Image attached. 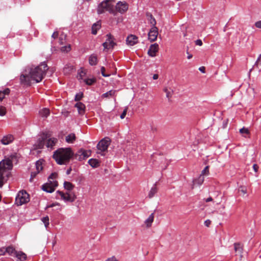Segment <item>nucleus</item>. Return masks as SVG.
I'll return each instance as SVG.
<instances>
[{
    "mask_svg": "<svg viewBox=\"0 0 261 261\" xmlns=\"http://www.w3.org/2000/svg\"><path fill=\"white\" fill-rule=\"evenodd\" d=\"M105 67H102L101 68V74H102V75L103 76H105V77L109 76L110 75H109V74H105Z\"/></svg>",
    "mask_w": 261,
    "mask_h": 261,
    "instance_id": "nucleus-47",
    "label": "nucleus"
},
{
    "mask_svg": "<svg viewBox=\"0 0 261 261\" xmlns=\"http://www.w3.org/2000/svg\"><path fill=\"white\" fill-rule=\"evenodd\" d=\"M76 139L74 134L71 133L66 137V141L68 143H72Z\"/></svg>",
    "mask_w": 261,
    "mask_h": 261,
    "instance_id": "nucleus-27",
    "label": "nucleus"
},
{
    "mask_svg": "<svg viewBox=\"0 0 261 261\" xmlns=\"http://www.w3.org/2000/svg\"><path fill=\"white\" fill-rule=\"evenodd\" d=\"M163 91L166 93V97L170 99L173 94V90L171 88L165 87Z\"/></svg>",
    "mask_w": 261,
    "mask_h": 261,
    "instance_id": "nucleus-23",
    "label": "nucleus"
},
{
    "mask_svg": "<svg viewBox=\"0 0 261 261\" xmlns=\"http://www.w3.org/2000/svg\"><path fill=\"white\" fill-rule=\"evenodd\" d=\"M10 90L9 88L5 89L4 91H0V102L5 98V95H9Z\"/></svg>",
    "mask_w": 261,
    "mask_h": 261,
    "instance_id": "nucleus-30",
    "label": "nucleus"
},
{
    "mask_svg": "<svg viewBox=\"0 0 261 261\" xmlns=\"http://www.w3.org/2000/svg\"><path fill=\"white\" fill-rule=\"evenodd\" d=\"M65 36H61L59 38V40H60V44H63L64 43L63 42V39H65Z\"/></svg>",
    "mask_w": 261,
    "mask_h": 261,
    "instance_id": "nucleus-52",
    "label": "nucleus"
},
{
    "mask_svg": "<svg viewBox=\"0 0 261 261\" xmlns=\"http://www.w3.org/2000/svg\"><path fill=\"white\" fill-rule=\"evenodd\" d=\"M108 38L106 41L102 44L105 50H108L113 48L114 45V42L113 40V36L111 35H107Z\"/></svg>",
    "mask_w": 261,
    "mask_h": 261,
    "instance_id": "nucleus-12",
    "label": "nucleus"
},
{
    "mask_svg": "<svg viewBox=\"0 0 261 261\" xmlns=\"http://www.w3.org/2000/svg\"><path fill=\"white\" fill-rule=\"evenodd\" d=\"M97 12L98 14H102L106 12L110 13L114 12V0H105L98 6Z\"/></svg>",
    "mask_w": 261,
    "mask_h": 261,
    "instance_id": "nucleus-5",
    "label": "nucleus"
},
{
    "mask_svg": "<svg viewBox=\"0 0 261 261\" xmlns=\"http://www.w3.org/2000/svg\"><path fill=\"white\" fill-rule=\"evenodd\" d=\"M85 83L88 85H92L96 82L95 78L86 79L84 80Z\"/></svg>",
    "mask_w": 261,
    "mask_h": 261,
    "instance_id": "nucleus-36",
    "label": "nucleus"
},
{
    "mask_svg": "<svg viewBox=\"0 0 261 261\" xmlns=\"http://www.w3.org/2000/svg\"><path fill=\"white\" fill-rule=\"evenodd\" d=\"M199 70L202 72V73H204L205 72V67H203V66H202V67H200L199 68Z\"/></svg>",
    "mask_w": 261,
    "mask_h": 261,
    "instance_id": "nucleus-57",
    "label": "nucleus"
},
{
    "mask_svg": "<svg viewBox=\"0 0 261 261\" xmlns=\"http://www.w3.org/2000/svg\"><path fill=\"white\" fill-rule=\"evenodd\" d=\"M16 158V154H12L0 162V188L11 175L10 171L13 168L12 162Z\"/></svg>",
    "mask_w": 261,
    "mask_h": 261,
    "instance_id": "nucleus-2",
    "label": "nucleus"
},
{
    "mask_svg": "<svg viewBox=\"0 0 261 261\" xmlns=\"http://www.w3.org/2000/svg\"><path fill=\"white\" fill-rule=\"evenodd\" d=\"M74 153L70 148H61L54 152L53 158L59 165H66Z\"/></svg>",
    "mask_w": 261,
    "mask_h": 261,
    "instance_id": "nucleus-3",
    "label": "nucleus"
},
{
    "mask_svg": "<svg viewBox=\"0 0 261 261\" xmlns=\"http://www.w3.org/2000/svg\"><path fill=\"white\" fill-rule=\"evenodd\" d=\"M239 191L245 195L247 193V188L244 186H240L239 188Z\"/></svg>",
    "mask_w": 261,
    "mask_h": 261,
    "instance_id": "nucleus-40",
    "label": "nucleus"
},
{
    "mask_svg": "<svg viewBox=\"0 0 261 261\" xmlns=\"http://www.w3.org/2000/svg\"><path fill=\"white\" fill-rule=\"evenodd\" d=\"M127 111V108L126 107L124 109L122 113H121V114L120 116L121 119H123L125 117V116L126 115Z\"/></svg>",
    "mask_w": 261,
    "mask_h": 261,
    "instance_id": "nucleus-43",
    "label": "nucleus"
},
{
    "mask_svg": "<svg viewBox=\"0 0 261 261\" xmlns=\"http://www.w3.org/2000/svg\"><path fill=\"white\" fill-rule=\"evenodd\" d=\"M154 220V213H152L145 220V223L147 227H150Z\"/></svg>",
    "mask_w": 261,
    "mask_h": 261,
    "instance_id": "nucleus-24",
    "label": "nucleus"
},
{
    "mask_svg": "<svg viewBox=\"0 0 261 261\" xmlns=\"http://www.w3.org/2000/svg\"><path fill=\"white\" fill-rule=\"evenodd\" d=\"M48 137V134L46 133H42L35 144V148L37 149L43 148L44 145H46V140H47Z\"/></svg>",
    "mask_w": 261,
    "mask_h": 261,
    "instance_id": "nucleus-9",
    "label": "nucleus"
},
{
    "mask_svg": "<svg viewBox=\"0 0 261 261\" xmlns=\"http://www.w3.org/2000/svg\"><path fill=\"white\" fill-rule=\"evenodd\" d=\"M204 180V176L202 175L200 176L197 178L193 180L194 185H201Z\"/></svg>",
    "mask_w": 261,
    "mask_h": 261,
    "instance_id": "nucleus-28",
    "label": "nucleus"
},
{
    "mask_svg": "<svg viewBox=\"0 0 261 261\" xmlns=\"http://www.w3.org/2000/svg\"><path fill=\"white\" fill-rule=\"evenodd\" d=\"M42 222L44 223L45 226L47 227L49 225V218L48 216L43 217L42 219Z\"/></svg>",
    "mask_w": 261,
    "mask_h": 261,
    "instance_id": "nucleus-38",
    "label": "nucleus"
},
{
    "mask_svg": "<svg viewBox=\"0 0 261 261\" xmlns=\"http://www.w3.org/2000/svg\"><path fill=\"white\" fill-rule=\"evenodd\" d=\"M83 97V93H77L76 94L74 99L75 101H78L80 100Z\"/></svg>",
    "mask_w": 261,
    "mask_h": 261,
    "instance_id": "nucleus-41",
    "label": "nucleus"
},
{
    "mask_svg": "<svg viewBox=\"0 0 261 261\" xmlns=\"http://www.w3.org/2000/svg\"><path fill=\"white\" fill-rule=\"evenodd\" d=\"M36 171H37V173H39L40 171H41L43 169V167L42 165V162L40 161H38L36 163Z\"/></svg>",
    "mask_w": 261,
    "mask_h": 261,
    "instance_id": "nucleus-35",
    "label": "nucleus"
},
{
    "mask_svg": "<svg viewBox=\"0 0 261 261\" xmlns=\"http://www.w3.org/2000/svg\"><path fill=\"white\" fill-rule=\"evenodd\" d=\"M90 150H85L84 149H80L79 150L75 155V158L79 161L85 160L88 158L91 155Z\"/></svg>",
    "mask_w": 261,
    "mask_h": 261,
    "instance_id": "nucleus-11",
    "label": "nucleus"
},
{
    "mask_svg": "<svg viewBox=\"0 0 261 261\" xmlns=\"http://www.w3.org/2000/svg\"><path fill=\"white\" fill-rule=\"evenodd\" d=\"M126 41L128 45L133 46L138 43V38L135 35H130L127 37Z\"/></svg>",
    "mask_w": 261,
    "mask_h": 261,
    "instance_id": "nucleus-16",
    "label": "nucleus"
},
{
    "mask_svg": "<svg viewBox=\"0 0 261 261\" xmlns=\"http://www.w3.org/2000/svg\"><path fill=\"white\" fill-rule=\"evenodd\" d=\"M253 168L254 171L255 172H257L258 171V166L257 164H255L253 165Z\"/></svg>",
    "mask_w": 261,
    "mask_h": 261,
    "instance_id": "nucleus-53",
    "label": "nucleus"
},
{
    "mask_svg": "<svg viewBox=\"0 0 261 261\" xmlns=\"http://www.w3.org/2000/svg\"><path fill=\"white\" fill-rule=\"evenodd\" d=\"M75 107L77 108L80 114H83L85 113V106L84 103L78 102L75 104Z\"/></svg>",
    "mask_w": 261,
    "mask_h": 261,
    "instance_id": "nucleus-18",
    "label": "nucleus"
},
{
    "mask_svg": "<svg viewBox=\"0 0 261 261\" xmlns=\"http://www.w3.org/2000/svg\"><path fill=\"white\" fill-rule=\"evenodd\" d=\"M187 54L188 55V57H187V58H188V59H191L192 58V55L190 54L189 53V52H188V50H187Z\"/></svg>",
    "mask_w": 261,
    "mask_h": 261,
    "instance_id": "nucleus-60",
    "label": "nucleus"
},
{
    "mask_svg": "<svg viewBox=\"0 0 261 261\" xmlns=\"http://www.w3.org/2000/svg\"><path fill=\"white\" fill-rule=\"evenodd\" d=\"M14 140V137L12 135H7L3 137L1 142L4 145H8Z\"/></svg>",
    "mask_w": 261,
    "mask_h": 261,
    "instance_id": "nucleus-17",
    "label": "nucleus"
},
{
    "mask_svg": "<svg viewBox=\"0 0 261 261\" xmlns=\"http://www.w3.org/2000/svg\"><path fill=\"white\" fill-rule=\"evenodd\" d=\"M89 64L91 65H95L97 63V58L96 56L92 55H91L89 59Z\"/></svg>",
    "mask_w": 261,
    "mask_h": 261,
    "instance_id": "nucleus-31",
    "label": "nucleus"
},
{
    "mask_svg": "<svg viewBox=\"0 0 261 261\" xmlns=\"http://www.w3.org/2000/svg\"><path fill=\"white\" fill-rule=\"evenodd\" d=\"M64 188L67 191H71L74 188V185L69 181H65L64 182Z\"/></svg>",
    "mask_w": 261,
    "mask_h": 261,
    "instance_id": "nucleus-29",
    "label": "nucleus"
},
{
    "mask_svg": "<svg viewBox=\"0 0 261 261\" xmlns=\"http://www.w3.org/2000/svg\"><path fill=\"white\" fill-rule=\"evenodd\" d=\"M86 74L85 71L83 69H81V71L79 73V76L80 77V79H82L83 77L85 76Z\"/></svg>",
    "mask_w": 261,
    "mask_h": 261,
    "instance_id": "nucleus-44",
    "label": "nucleus"
},
{
    "mask_svg": "<svg viewBox=\"0 0 261 261\" xmlns=\"http://www.w3.org/2000/svg\"><path fill=\"white\" fill-rule=\"evenodd\" d=\"M58 35H59V34H58V32H55L52 36H51V37L54 39H56L57 38H58Z\"/></svg>",
    "mask_w": 261,
    "mask_h": 261,
    "instance_id": "nucleus-51",
    "label": "nucleus"
},
{
    "mask_svg": "<svg viewBox=\"0 0 261 261\" xmlns=\"http://www.w3.org/2000/svg\"><path fill=\"white\" fill-rule=\"evenodd\" d=\"M114 95V91L110 90L102 95V98L113 97Z\"/></svg>",
    "mask_w": 261,
    "mask_h": 261,
    "instance_id": "nucleus-34",
    "label": "nucleus"
},
{
    "mask_svg": "<svg viewBox=\"0 0 261 261\" xmlns=\"http://www.w3.org/2000/svg\"><path fill=\"white\" fill-rule=\"evenodd\" d=\"M70 49H71V47H70V45H69L68 46H63L61 48L62 51H66V52L69 51V50H70Z\"/></svg>",
    "mask_w": 261,
    "mask_h": 261,
    "instance_id": "nucleus-45",
    "label": "nucleus"
},
{
    "mask_svg": "<svg viewBox=\"0 0 261 261\" xmlns=\"http://www.w3.org/2000/svg\"><path fill=\"white\" fill-rule=\"evenodd\" d=\"M195 44L199 46H201L202 45V42L201 40L198 39L195 41Z\"/></svg>",
    "mask_w": 261,
    "mask_h": 261,
    "instance_id": "nucleus-50",
    "label": "nucleus"
},
{
    "mask_svg": "<svg viewBox=\"0 0 261 261\" xmlns=\"http://www.w3.org/2000/svg\"><path fill=\"white\" fill-rule=\"evenodd\" d=\"M240 133L242 135H248L249 134L248 129L245 127H243L242 128H241L240 129Z\"/></svg>",
    "mask_w": 261,
    "mask_h": 261,
    "instance_id": "nucleus-39",
    "label": "nucleus"
},
{
    "mask_svg": "<svg viewBox=\"0 0 261 261\" xmlns=\"http://www.w3.org/2000/svg\"><path fill=\"white\" fill-rule=\"evenodd\" d=\"M159 49V45L157 43L151 44L148 50V54L151 57L156 56V53L158 52Z\"/></svg>",
    "mask_w": 261,
    "mask_h": 261,
    "instance_id": "nucleus-14",
    "label": "nucleus"
},
{
    "mask_svg": "<svg viewBox=\"0 0 261 261\" xmlns=\"http://www.w3.org/2000/svg\"><path fill=\"white\" fill-rule=\"evenodd\" d=\"M159 77V75L158 74H154L153 75V80H157Z\"/></svg>",
    "mask_w": 261,
    "mask_h": 261,
    "instance_id": "nucleus-61",
    "label": "nucleus"
},
{
    "mask_svg": "<svg viewBox=\"0 0 261 261\" xmlns=\"http://www.w3.org/2000/svg\"><path fill=\"white\" fill-rule=\"evenodd\" d=\"M38 173H37V171H36V172H32L31 173V178H30V181H33V180L34 179V178L35 177V176H36V175L38 174Z\"/></svg>",
    "mask_w": 261,
    "mask_h": 261,
    "instance_id": "nucleus-46",
    "label": "nucleus"
},
{
    "mask_svg": "<svg viewBox=\"0 0 261 261\" xmlns=\"http://www.w3.org/2000/svg\"><path fill=\"white\" fill-rule=\"evenodd\" d=\"M57 139L55 138H50V135H49V137L47 140H46V146L48 148L53 149L57 144Z\"/></svg>",
    "mask_w": 261,
    "mask_h": 261,
    "instance_id": "nucleus-15",
    "label": "nucleus"
},
{
    "mask_svg": "<svg viewBox=\"0 0 261 261\" xmlns=\"http://www.w3.org/2000/svg\"><path fill=\"white\" fill-rule=\"evenodd\" d=\"M47 70L48 67L45 62L41 63L34 68H27L25 70V74H22L20 76V82L22 84L29 86L31 84V80L39 83L44 78Z\"/></svg>",
    "mask_w": 261,
    "mask_h": 261,
    "instance_id": "nucleus-1",
    "label": "nucleus"
},
{
    "mask_svg": "<svg viewBox=\"0 0 261 261\" xmlns=\"http://www.w3.org/2000/svg\"><path fill=\"white\" fill-rule=\"evenodd\" d=\"M128 8V5L125 1L119 2L115 5V15L116 12L121 14L124 13L127 11Z\"/></svg>",
    "mask_w": 261,
    "mask_h": 261,
    "instance_id": "nucleus-10",
    "label": "nucleus"
},
{
    "mask_svg": "<svg viewBox=\"0 0 261 261\" xmlns=\"http://www.w3.org/2000/svg\"><path fill=\"white\" fill-rule=\"evenodd\" d=\"M254 25L257 28L261 29V20L256 21Z\"/></svg>",
    "mask_w": 261,
    "mask_h": 261,
    "instance_id": "nucleus-49",
    "label": "nucleus"
},
{
    "mask_svg": "<svg viewBox=\"0 0 261 261\" xmlns=\"http://www.w3.org/2000/svg\"><path fill=\"white\" fill-rule=\"evenodd\" d=\"M6 252L5 249H0V255H4Z\"/></svg>",
    "mask_w": 261,
    "mask_h": 261,
    "instance_id": "nucleus-56",
    "label": "nucleus"
},
{
    "mask_svg": "<svg viewBox=\"0 0 261 261\" xmlns=\"http://www.w3.org/2000/svg\"><path fill=\"white\" fill-rule=\"evenodd\" d=\"M146 16L147 17L148 22L150 24L152 25V27H155L156 20L155 18L153 17L151 13L147 12L146 13Z\"/></svg>",
    "mask_w": 261,
    "mask_h": 261,
    "instance_id": "nucleus-20",
    "label": "nucleus"
},
{
    "mask_svg": "<svg viewBox=\"0 0 261 261\" xmlns=\"http://www.w3.org/2000/svg\"><path fill=\"white\" fill-rule=\"evenodd\" d=\"M88 163L93 168H97L99 166V162L98 160L95 159H91L88 161Z\"/></svg>",
    "mask_w": 261,
    "mask_h": 261,
    "instance_id": "nucleus-22",
    "label": "nucleus"
},
{
    "mask_svg": "<svg viewBox=\"0 0 261 261\" xmlns=\"http://www.w3.org/2000/svg\"><path fill=\"white\" fill-rule=\"evenodd\" d=\"M115 261H117V260H116L115 259Z\"/></svg>",
    "mask_w": 261,
    "mask_h": 261,
    "instance_id": "nucleus-64",
    "label": "nucleus"
},
{
    "mask_svg": "<svg viewBox=\"0 0 261 261\" xmlns=\"http://www.w3.org/2000/svg\"><path fill=\"white\" fill-rule=\"evenodd\" d=\"M211 223V221L210 220H206L204 222V224L206 226L208 227Z\"/></svg>",
    "mask_w": 261,
    "mask_h": 261,
    "instance_id": "nucleus-54",
    "label": "nucleus"
},
{
    "mask_svg": "<svg viewBox=\"0 0 261 261\" xmlns=\"http://www.w3.org/2000/svg\"><path fill=\"white\" fill-rule=\"evenodd\" d=\"M260 60H261V54L259 55V56L255 63V66H258L260 64Z\"/></svg>",
    "mask_w": 261,
    "mask_h": 261,
    "instance_id": "nucleus-48",
    "label": "nucleus"
},
{
    "mask_svg": "<svg viewBox=\"0 0 261 261\" xmlns=\"http://www.w3.org/2000/svg\"><path fill=\"white\" fill-rule=\"evenodd\" d=\"M123 21V17L122 16H120L119 17H118L117 18V23H119V22H122Z\"/></svg>",
    "mask_w": 261,
    "mask_h": 261,
    "instance_id": "nucleus-55",
    "label": "nucleus"
},
{
    "mask_svg": "<svg viewBox=\"0 0 261 261\" xmlns=\"http://www.w3.org/2000/svg\"><path fill=\"white\" fill-rule=\"evenodd\" d=\"M6 108L4 107L0 106V115L4 116L6 114Z\"/></svg>",
    "mask_w": 261,
    "mask_h": 261,
    "instance_id": "nucleus-42",
    "label": "nucleus"
},
{
    "mask_svg": "<svg viewBox=\"0 0 261 261\" xmlns=\"http://www.w3.org/2000/svg\"><path fill=\"white\" fill-rule=\"evenodd\" d=\"M15 256L20 261H25L27 259V255L22 251L15 252Z\"/></svg>",
    "mask_w": 261,
    "mask_h": 261,
    "instance_id": "nucleus-19",
    "label": "nucleus"
},
{
    "mask_svg": "<svg viewBox=\"0 0 261 261\" xmlns=\"http://www.w3.org/2000/svg\"><path fill=\"white\" fill-rule=\"evenodd\" d=\"M213 200V198L212 197H208L207 199H205V201L206 202L212 201Z\"/></svg>",
    "mask_w": 261,
    "mask_h": 261,
    "instance_id": "nucleus-62",
    "label": "nucleus"
},
{
    "mask_svg": "<svg viewBox=\"0 0 261 261\" xmlns=\"http://www.w3.org/2000/svg\"><path fill=\"white\" fill-rule=\"evenodd\" d=\"M57 194H58L61 197V199L65 202H73L76 198V196L74 193H64L63 192L58 191Z\"/></svg>",
    "mask_w": 261,
    "mask_h": 261,
    "instance_id": "nucleus-8",
    "label": "nucleus"
},
{
    "mask_svg": "<svg viewBox=\"0 0 261 261\" xmlns=\"http://www.w3.org/2000/svg\"><path fill=\"white\" fill-rule=\"evenodd\" d=\"M158 35V29L156 27H152L148 33V39L150 41H154L156 40Z\"/></svg>",
    "mask_w": 261,
    "mask_h": 261,
    "instance_id": "nucleus-13",
    "label": "nucleus"
},
{
    "mask_svg": "<svg viewBox=\"0 0 261 261\" xmlns=\"http://www.w3.org/2000/svg\"><path fill=\"white\" fill-rule=\"evenodd\" d=\"M101 23L100 21H97L94 23L92 27V33L93 35L97 34V31L100 28Z\"/></svg>",
    "mask_w": 261,
    "mask_h": 261,
    "instance_id": "nucleus-21",
    "label": "nucleus"
},
{
    "mask_svg": "<svg viewBox=\"0 0 261 261\" xmlns=\"http://www.w3.org/2000/svg\"><path fill=\"white\" fill-rule=\"evenodd\" d=\"M112 142V140L108 137L102 139L97 144V153L101 155H105V152L107 151L108 148Z\"/></svg>",
    "mask_w": 261,
    "mask_h": 261,
    "instance_id": "nucleus-6",
    "label": "nucleus"
},
{
    "mask_svg": "<svg viewBox=\"0 0 261 261\" xmlns=\"http://www.w3.org/2000/svg\"><path fill=\"white\" fill-rule=\"evenodd\" d=\"M71 170H72V169H71V167H70L69 169H68L67 170V171H66V174H67V175H69V174H70V173H71Z\"/></svg>",
    "mask_w": 261,
    "mask_h": 261,
    "instance_id": "nucleus-59",
    "label": "nucleus"
},
{
    "mask_svg": "<svg viewBox=\"0 0 261 261\" xmlns=\"http://www.w3.org/2000/svg\"><path fill=\"white\" fill-rule=\"evenodd\" d=\"M60 204L58 202H56L55 203H53L52 204L50 205L49 206H48V207H52L53 206H55L56 205H59Z\"/></svg>",
    "mask_w": 261,
    "mask_h": 261,
    "instance_id": "nucleus-58",
    "label": "nucleus"
},
{
    "mask_svg": "<svg viewBox=\"0 0 261 261\" xmlns=\"http://www.w3.org/2000/svg\"><path fill=\"white\" fill-rule=\"evenodd\" d=\"M106 261H114V257H112L111 258H109L107 259Z\"/></svg>",
    "mask_w": 261,
    "mask_h": 261,
    "instance_id": "nucleus-63",
    "label": "nucleus"
},
{
    "mask_svg": "<svg viewBox=\"0 0 261 261\" xmlns=\"http://www.w3.org/2000/svg\"><path fill=\"white\" fill-rule=\"evenodd\" d=\"M158 188L156 186V185H154L150 189V191L149 192V193H148V197L149 198H152L154 195L155 194L157 193L158 192Z\"/></svg>",
    "mask_w": 261,
    "mask_h": 261,
    "instance_id": "nucleus-26",
    "label": "nucleus"
},
{
    "mask_svg": "<svg viewBox=\"0 0 261 261\" xmlns=\"http://www.w3.org/2000/svg\"><path fill=\"white\" fill-rule=\"evenodd\" d=\"M39 113L40 115L42 117H47L50 113L49 110L47 108H44L41 110Z\"/></svg>",
    "mask_w": 261,
    "mask_h": 261,
    "instance_id": "nucleus-33",
    "label": "nucleus"
},
{
    "mask_svg": "<svg viewBox=\"0 0 261 261\" xmlns=\"http://www.w3.org/2000/svg\"><path fill=\"white\" fill-rule=\"evenodd\" d=\"M234 249L237 255L241 254L243 252V247L240 243H234Z\"/></svg>",
    "mask_w": 261,
    "mask_h": 261,
    "instance_id": "nucleus-25",
    "label": "nucleus"
},
{
    "mask_svg": "<svg viewBox=\"0 0 261 261\" xmlns=\"http://www.w3.org/2000/svg\"><path fill=\"white\" fill-rule=\"evenodd\" d=\"M58 177V174L56 172L51 173L48 178V182L42 186V189L48 193H52L58 187V182L56 179Z\"/></svg>",
    "mask_w": 261,
    "mask_h": 261,
    "instance_id": "nucleus-4",
    "label": "nucleus"
},
{
    "mask_svg": "<svg viewBox=\"0 0 261 261\" xmlns=\"http://www.w3.org/2000/svg\"><path fill=\"white\" fill-rule=\"evenodd\" d=\"M15 249L13 247L9 246L5 249V252L8 253L9 255L15 256V252H17Z\"/></svg>",
    "mask_w": 261,
    "mask_h": 261,
    "instance_id": "nucleus-32",
    "label": "nucleus"
},
{
    "mask_svg": "<svg viewBox=\"0 0 261 261\" xmlns=\"http://www.w3.org/2000/svg\"><path fill=\"white\" fill-rule=\"evenodd\" d=\"M30 200L29 195L25 191H20L15 199V203L17 205H21L28 202Z\"/></svg>",
    "mask_w": 261,
    "mask_h": 261,
    "instance_id": "nucleus-7",
    "label": "nucleus"
},
{
    "mask_svg": "<svg viewBox=\"0 0 261 261\" xmlns=\"http://www.w3.org/2000/svg\"><path fill=\"white\" fill-rule=\"evenodd\" d=\"M209 174V166H206L204 169L202 171L200 175H202L203 176L204 175H207Z\"/></svg>",
    "mask_w": 261,
    "mask_h": 261,
    "instance_id": "nucleus-37",
    "label": "nucleus"
}]
</instances>
